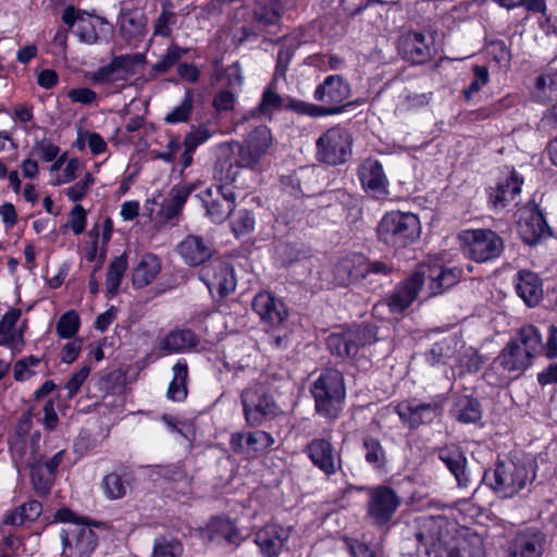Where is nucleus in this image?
<instances>
[{
	"instance_id": "obj_18",
	"label": "nucleus",
	"mask_w": 557,
	"mask_h": 557,
	"mask_svg": "<svg viewBox=\"0 0 557 557\" xmlns=\"http://www.w3.org/2000/svg\"><path fill=\"white\" fill-rule=\"evenodd\" d=\"M437 456L455 476L458 486L461 488L468 487L470 476L467 471V458L462 449L456 445H446L438 448Z\"/></svg>"
},
{
	"instance_id": "obj_49",
	"label": "nucleus",
	"mask_w": 557,
	"mask_h": 557,
	"mask_svg": "<svg viewBox=\"0 0 557 557\" xmlns=\"http://www.w3.org/2000/svg\"><path fill=\"white\" fill-rule=\"evenodd\" d=\"M393 272L394 265L392 262L369 260L363 257V280H368L371 283L380 277H387Z\"/></svg>"
},
{
	"instance_id": "obj_2",
	"label": "nucleus",
	"mask_w": 557,
	"mask_h": 557,
	"mask_svg": "<svg viewBox=\"0 0 557 557\" xmlns=\"http://www.w3.org/2000/svg\"><path fill=\"white\" fill-rule=\"evenodd\" d=\"M350 87L341 75H330L314 91V99L323 103L317 106L301 100L288 99L287 110L312 117L341 113L342 103L349 97Z\"/></svg>"
},
{
	"instance_id": "obj_63",
	"label": "nucleus",
	"mask_w": 557,
	"mask_h": 557,
	"mask_svg": "<svg viewBox=\"0 0 557 557\" xmlns=\"http://www.w3.org/2000/svg\"><path fill=\"white\" fill-rule=\"evenodd\" d=\"M90 373V367L84 366L66 383L67 398H73L79 391L83 383L86 381Z\"/></svg>"
},
{
	"instance_id": "obj_5",
	"label": "nucleus",
	"mask_w": 557,
	"mask_h": 557,
	"mask_svg": "<svg viewBox=\"0 0 557 557\" xmlns=\"http://www.w3.org/2000/svg\"><path fill=\"white\" fill-rule=\"evenodd\" d=\"M535 471L531 462H499L484 479L502 497H512L533 482Z\"/></svg>"
},
{
	"instance_id": "obj_25",
	"label": "nucleus",
	"mask_w": 557,
	"mask_h": 557,
	"mask_svg": "<svg viewBox=\"0 0 557 557\" xmlns=\"http://www.w3.org/2000/svg\"><path fill=\"white\" fill-rule=\"evenodd\" d=\"M194 184H184V185H175L172 187L170 191V198L164 200L162 203L158 215L160 216V221L164 223L172 222L177 220L181 215L183 207L189 197V195L194 191Z\"/></svg>"
},
{
	"instance_id": "obj_27",
	"label": "nucleus",
	"mask_w": 557,
	"mask_h": 557,
	"mask_svg": "<svg viewBox=\"0 0 557 557\" xmlns=\"http://www.w3.org/2000/svg\"><path fill=\"white\" fill-rule=\"evenodd\" d=\"M516 292L529 307H534L543 297L542 280L534 272L519 271L516 280Z\"/></svg>"
},
{
	"instance_id": "obj_14",
	"label": "nucleus",
	"mask_w": 557,
	"mask_h": 557,
	"mask_svg": "<svg viewBox=\"0 0 557 557\" xmlns=\"http://www.w3.org/2000/svg\"><path fill=\"white\" fill-rule=\"evenodd\" d=\"M416 539L424 546V553L430 555L446 541L449 521L444 516H423L417 519Z\"/></svg>"
},
{
	"instance_id": "obj_51",
	"label": "nucleus",
	"mask_w": 557,
	"mask_h": 557,
	"mask_svg": "<svg viewBox=\"0 0 557 557\" xmlns=\"http://www.w3.org/2000/svg\"><path fill=\"white\" fill-rule=\"evenodd\" d=\"M112 61L122 79L125 81L129 75L135 73V69L138 64L145 62V55L143 53L122 54L113 57Z\"/></svg>"
},
{
	"instance_id": "obj_59",
	"label": "nucleus",
	"mask_w": 557,
	"mask_h": 557,
	"mask_svg": "<svg viewBox=\"0 0 557 557\" xmlns=\"http://www.w3.org/2000/svg\"><path fill=\"white\" fill-rule=\"evenodd\" d=\"M95 178L91 173H86L84 178L76 183L75 185L71 186L66 190V196L74 202L79 201L83 199L90 187L94 185Z\"/></svg>"
},
{
	"instance_id": "obj_33",
	"label": "nucleus",
	"mask_w": 557,
	"mask_h": 557,
	"mask_svg": "<svg viewBox=\"0 0 557 557\" xmlns=\"http://www.w3.org/2000/svg\"><path fill=\"white\" fill-rule=\"evenodd\" d=\"M161 270L160 259L153 253H145L133 271V285L143 288L149 285Z\"/></svg>"
},
{
	"instance_id": "obj_31",
	"label": "nucleus",
	"mask_w": 557,
	"mask_h": 557,
	"mask_svg": "<svg viewBox=\"0 0 557 557\" xmlns=\"http://www.w3.org/2000/svg\"><path fill=\"white\" fill-rule=\"evenodd\" d=\"M274 81H271L269 86L263 90L262 98L259 104L246 113V121L250 119H259L265 117L268 120H272V113L274 110H280L282 108H286V103H284V99L275 91Z\"/></svg>"
},
{
	"instance_id": "obj_43",
	"label": "nucleus",
	"mask_w": 557,
	"mask_h": 557,
	"mask_svg": "<svg viewBox=\"0 0 557 557\" xmlns=\"http://www.w3.org/2000/svg\"><path fill=\"white\" fill-rule=\"evenodd\" d=\"M33 488L40 497L47 496L54 483V475L45 471L42 461H35L29 466Z\"/></svg>"
},
{
	"instance_id": "obj_22",
	"label": "nucleus",
	"mask_w": 557,
	"mask_h": 557,
	"mask_svg": "<svg viewBox=\"0 0 557 557\" xmlns=\"http://www.w3.org/2000/svg\"><path fill=\"white\" fill-rule=\"evenodd\" d=\"M177 252L190 267L208 261L212 253V245L197 235H188L177 245Z\"/></svg>"
},
{
	"instance_id": "obj_12",
	"label": "nucleus",
	"mask_w": 557,
	"mask_h": 557,
	"mask_svg": "<svg viewBox=\"0 0 557 557\" xmlns=\"http://www.w3.org/2000/svg\"><path fill=\"white\" fill-rule=\"evenodd\" d=\"M396 412L404 423H407L410 429H416L441 417L443 404L440 399L424 403L411 398L399 403L396 406Z\"/></svg>"
},
{
	"instance_id": "obj_37",
	"label": "nucleus",
	"mask_w": 557,
	"mask_h": 557,
	"mask_svg": "<svg viewBox=\"0 0 557 557\" xmlns=\"http://www.w3.org/2000/svg\"><path fill=\"white\" fill-rule=\"evenodd\" d=\"M451 414L461 423H476L482 418L481 405L475 398L462 396L456 400Z\"/></svg>"
},
{
	"instance_id": "obj_60",
	"label": "nucleus",
	"mask_w": 557,
	"mask_h": 557,
	"mask_svg": "<svg viewBox=\"0 0 557 557\" xmlns=\"http://www.w3.org/2000/svg\"><path fill=\"white\" fill-rule=\"evenodd\" d=\"M473 75V81L465 90V96L467 99H469L473 94L478 92L484 85L488 83V70L486 66L474 65Z\"/></svg>"
},
{
	"instance_id": "obj_47",
	"label": "nucleus",
	"mask_w": 557,
	"mask_h": 557,
	"mask_svg": "<svg viewBox=\"0 0 557 557\" xmlns=\"http://www.w3.org/2000/svg\"><path fill=\"white\" fill-rule=\"evenodd\" d=\"M183 552V545L177 539L162 535L154 540L151 557H181Z\"/></svg>"
},
{
	"instance_id": "obj_54",
	"label": "nucleus",
	"mask_w": 557,
	"mask_h": 557,
	"mask_svg": "<svg viewBox=\"0 0 557 557\" xmlns=\"http://www.w3.org/2000/svg\"><path fill=\"white\" fill-rule=\"evenodd\" d=\"M194 108V96L191 90H187L182 103L171 111L164 121L169 124L187 122Z\"/></svg>"
},
{
	"instance_id": "obj_32",
	"label": "nucleus",
	"mask_w": 557,
	"mask_h": 557,
	"mask_svg": "<svg viewBox=\"0 0 557 557\" xmlns=\"http://www.w3.org/2000/svg\"><path fill=\"white\" fill-rule=\"evenodd\" d=\"M83 15L84 12L76 11L74 5L70 4L62 14V21L70 27H72L76 22H79L77 35L81 41L89 45L96 44L99 40L96 26L90 21L85 20Z\"/></svg>"
},
{
	"instance_id": "obj_56",
	"label": "nucleus",
	"mask_w": 557,
	"mask_h": 557,
	"mask_svg": "<svg viewBox=\"0 0 557 557\" xmlns=\"http://www.w3.org/2000/svg\"><path fill=\"white\" fill-rule=\"evenodd\" d=\"M220 170L222 172L221 180L224 182L222 185H227L228 187L238 188L234 184L237 181V177L242 173L243 165L239 160H235L234 162L230 160H221L219 162Z\"/></svg>"
},
{
	"instance_id": "obj_61",
	"label": "nucleus",
	"mask_w": 557,
	"mask_h": 557,
	"mask_svg": "<svg viewBox=\"0 0 557 557\" xmlns=\"http://www.w3.org/2000/svg\"><path fill=\"white\" fill-rule=\"evenodd\" d=\"M156 473L173 482L189 481L185 469L181 465L158 466Z\"/></svg>"
},
{
	"instance_id": "obj_52",
	"label": "nucleus",
	"mask_w": 557,
	"mask_h": 557,
	"mask_svg": "<svg viewBox=\"0 0 557 557\" xmlns=\"http://www.w3.org/2000/svg\"><path fill=\"white\" fill-rule=\"evenodd\" d=\"M102 487L108 498L119 499L126 493V481L121 474L111 472L103 478Z\"/></svg>"
},
{
	"instance_id": "obj_58",
	"label": "nucleus",
	"mask_w": 557,
	"mask_h": 557,
	"mask_svg": "<svg viewBox=\"0 0 557 557\" xmlns=\"http://www.w3.org/2000/svg\"><path fill=\"white\" fill-rule=\"evenodd\" d=\"M91 79L96 84H113L115 82L123 81L112 60L109 64L98 69L92 74Z\"/></svg>"
},
{
	"instance_id": "obj_40",
	"label": "nucleus",
	"mask_w": 557,
	"mask_h": 557,
	"mask_svg": "<svg viewBox=\"0 0 557 557\" xmlns=\"http://www.w3.org/2000/svg\"><path fill=\"white\" fill-rule=\"evenodd\" d=\"M280 408L272 397L261 396L252 409L246 408V422L261 424L264 420L273 419L280 413Z\"/></svg>"
},
{
	"instance_id": "obj_30",
	"label": "nucleus",
	"mask_w": 557,
	"mask_h": 557,
	"mask_svg": "<svg viewBox=\"0 0 557 557\" xmlns=\"http://www.w3.org/2000/svg\"><path fill=\"white\" fill-rule=\"evenodd\" d=\"M198 344L199 338L190 329H175L165 335L159 348L165 354H175L191 349Z\"/></svg>"
},
{
	"instance_id": "obj_53",
	"label": "nucleus",
	"mask_w": 557,
	"mask_h": 557,
	"mask_svg": "<svg viewBox=\"0 0 557 557\" xmlns=\"http://www.w3.org/2000/svg\"><path fill=\"white\" fill-rule=\"evenodd\" d=\"M57 333L61 338H72L79 329V317L74 310L62 314L57 322Z\"/></svg>"
},
{
	"instance_id": "obj_26",
	"label": "nucleus",
	"mask_w": 557,
	"mask_h": 557,
	"mask_svg": "<svg viewBox=\"0 0 557 557\" xmlns=\"http://www.w3.org/2000/svg\"><path fill=\"white\" fill-rule=\"evenodd\" d=\"M202 534L210 542L226 543L235 547L242 542L239 530L228 519L220 517L212 518Z\"/></svg>"
},
{
	"instance_id": "obj_1",
	"label": "nucleus",
	"mask_w": 557,
	"mask_h": 557,
	"mask_svg": "<svg viewBox=\"0 0 557 557\" xmlns=\"http://www.w3.org/2000/svg\"><path fill=\"white\" fill-rule=\"evenodd\" d=\"M542 348V336L533 325L521 327L495 358L496 367L508 373H522Z\"/></svg>"
},
{
	"instance_id": "obj_8",
	"label": "nucleus",
	"mask_w": 557,
	"mask_h": 557,
	"mask_svg": "<svg viewBox=\"0 0 557 557\" xmlns=\"http://www.w3.org/2000/svg\"><path fill=\"white\" fill-rule=\"evenodd\" d=\"M367 516L374 525H386L397 511L401 499L387 485L368 487Z\"/></svg>"
},
{
	"instance_id": "obj_21",
	"label": "nucleus",
	"mask_w": 557,
	"mask_h": 557,
	"mask_svg": "<svg viewBox=\"0 0 557 557\" xmlns=\"http://www.w3.org/2000/svg\"><path fill=\"white\" fill-rule=\"evenodd\" d=\"M310 460L326 475L334 474L341 467V459L335 460L334 449L330 441L315 438L307 445Z\"/></svg>"
},
{
	"instance_id": "obj_36",
	"label": "nucleus",
	"mask_w": 557,
	"mask_h": 557,
	"mask_svg": "<svg viewBox=\"0 0 557 557\" xmlns=\"http://www.w3.org/2000/svg\"><path fill=\"white\" fill-rule=\"evenodd\" d=\"M119 23L122 36L131 40L144 35L147 18L141 11L129 10L121 14Z\"/></svg>"
},
{
	"instance_id": "obj_38",
	"label": "nucleus",
	"mask_w": 557,
	"mask_h": 557,
	"mask_svg": "<svg viewBox=\"0 0 557 557\" xmlns=\"http://www.w3.org/2000/svg\"><path fill=\"white\" fill-rule=\"evenodd\" d=\"M461 341L453 335L435 343L428 354V361L432 364L448 363L456 360V354Z\"/></svg>"
},
{
	"instance_id": "obj_44",
	"label": "nucleus",
	"mask_w": 557,
	"mask_h": 557,
	"mask_svg": "<svg viewBox=\"0 0 557 557\" xmlns=\"http://www.w3.org/2000/svg\"><path fill=\"white\" fill-rule=\"evenodd\" d=\"M127 256L126 253H122L119 257H115L109 264L107 271V280L106 287L107 293L111 296L117 293V289L121 285L122 277L127 269Z\"/></svg>"
},
{
	"instance_id": "obj_3",
	"label": "nucleus",
	"mask_w": 557,
	"mask_h": 557,
	"mask_svg": "<svg viewBox=\"0 0 557 557\" xmlns=\"http://www.w3.org/2000/svg\"><path fill=\"white\" fill-rule=\"evenodd\" d=\"M315 412L330 422L335 421L343 411L346 387L342 372L336 369L324 370L311 386Z\"/></svg>"
},
{
	"instance_id": "obj_11",
	"label": "nucleus",
	"mask_w": 557,
	"mask_h": 557,
	"mask_svg": "<svg viewBox=\"0 0 557 557\" xmlns=\"http://www.w3.org/2000/svg\"><path fill=\"white\" fill-rule=\"evenodd\" d=\"M197 198L206 208L207 216L213 223H222L235 208L236 194L234 187L219 185L206 188L197 195Z\"/></svg>"
},
{
	"instance_id": "obj_57",
	"label": "nucleus",
	"mask_w": 557,
	"mask_h": 557,
	"mask_svg": "<svg viewBox=\"0 0 557 557\" xmlns=\"http://www.w3.org/2000/svg\"><path fill=\"white\" fill-rule=\"evenodd\" d=\"M326 343L332 354L341 357H352L350 344L347 341V332L343 334H331Z\"/></svg>"
},
{
	"instance_id": "obj_15",
	"label": "nucleus",
	"mask_w": 557,
	"mask_h": 557,
	"mask_svg": "<svg viewBox=\"0 0 557 557\" xmlns=\"http://www.w3.org/2000/svg\"><path fill=\"white\" fill-rule=\"evenodd\" d=\"M546 535L537 528L518 531L508 545V557H542Z\"/></svg>"
},
{
	"instance_id": "obj_41",
	"label": "nucleus",
	"mask_w": 557,
	"mask_h": 557,
	"mask_svg": "<svg viewBox=\"0 0 557 557\" xmlns=\"http://www.w3.org/2000/svg\"><path fill=\"white\" fill-rule=\"evenodd\" d=\"M253 2V17L264 26L275 25L281 18L278 0H251Z\"/></svg>"
},
{
	"instance_id": "obj_24",
	"label": "nucleus",
	"mask_w": 557,
	"mask_h": 557,
	"mask_svg": "<svg viewBox=\"0 0 557 557\" xmlns=\"http://www.w3.org/2000/svg\"><path fill=\"white\" fill-rule=\"evenodd\" d=\"M548 226L545 218L536 207L524 210L518 222V232L522 240L534 245L546 233Z\"/></svg>"
},
{
	"instance_id": "obj_9",
	"label": "nucleus",
	"mask_w": 557,
	"mask_h": 557,
	"mask_svg": "<svg viewBox=\"0 0 557 557\" xmlns=\"http://www.w3.org/2000/svg\"><path fill=\"white\" fill-rule=\"evenodd\" d=\"M63 557H90L98 546V536L87 523H74L60 533Z\"/></svg>"
},
{
	"instance_id": "obj_46",
	"label": "nucleus",
	"mask_w": 557,
	"mask_h": 557,
	"mask_svg": "<svg viewBox=\"0 0 557 557\" xmlns=\"http://www.w3.org/2000/svg\"><path fill=\"white\" fill-rule=\"evenodd\" d=\"M188 48H182L176 44L170 45L165 53L161 57L160 61L153 64L151 75L157 76L165 74L172 69L187 52Z\"/></svg>"
},
{
	"instance_id": "obj_10",
	"label": "nucleus",
	"mask_w": 557,
	"mask_h": 557,
	"mask_svg": "<svg viewBox=\"0 0 557 557\" xmlns=\"http://www.w3.org/2000/svg\"><path fill=\"white\" fill-rule=\"evenodd\" d=\"M317 149L319 160L333 165L342 164L351 152L350 134L342 127H332L317 140Z\"/></svg>"
},
{
	"instance_id": "obj_7",
	"label": "nucleus",
	"mask_w": 557,
	"mask_h": 557,
	"mask_svg": "<svg viewBox=\"0 0 557 557\" xmlns=\"http://www.w3.org/2000/svg\"><path fill=\"white\" fill-rule=\"evenodd\" d=\"M466 255L475 262L496 259L504 250V240L488 228L466 230L459 234Z\"/></svg>"
},
{
	"instance_id": "obj_62",
	"label": "nucleus",
	"mask_w": 557,
	"mask_h": 557,
	"mask_svg": "<svg viewBox=\"0 0 557 557\" xmlns=\"http://www.w3.org/2000/svg\"><path fill=\"white\" fill-rule=\"evenodd\" d=\"M247 444L255 451H263L273 444V437L264 431H255L248 434Z\"/></svg>"
},
{
	"instance_id": "obj_55",
	"label": "nucleus",
	"mask_w": 557,
	"mask_h": 557,
	"mask_svg": "<svg viewBox=\"0 0 557 557\" xmlns=\"http://www.w3.org/2000/svg\"><path fill=\"white\" fill-rule=\"evenodd\" d=\"M60 152V148L52 144V141L48 138H42L41 140H36L29 156H37L46 162L54 161Z\"/></svg>"
},
{
	"instance_id": "obj_35",
	"label": "nucleus",
	"mask_w": 557,
	"mask_h": 557,
	"mask_svg": "<svg viewBox=\"0 0 557 557\" xmlns=\"http://www.w3.org/2000/svg\"><path fill=\"white\" fill-rule=\"evenodd\" d=\"M22 314L21 309L9 310L0 320V346L14 347L23 343V331L16 333L14 326Z\"/></svg>"
},
{
	"instance_id": "obj_16",
	"label": "nucleus",
	"mask_w": 557,
	"mask_h": 557,
	"mask_svg": "<svg viewBox=\"0 0 557 557\" xmlns=\"http://www.w3.org/2000/svg\"><path fill=\"white\" fill-rule=\"evenodd\" d=\"M289 537V531L283 527L271 523L259 529L255 535V543L260 553L265 557H276L286 541Z\"/></svg>"
},
{
	"instance_id": "obj_42",
	"label": "nucleus",
	"mask_w": 557,
	"mask_h": 557,
	"mask_svg": "<svg viewBox=\"0 0 557 557\" xmlns=\"http://www.w3.org/2000/svg\"><path fill=\"white\" fill-rule=\"evenodd\" d=\"M173 380L168 389V397L175 401H182L187 396L188 367L185 361H178L173 366Z\"/></svg>"
},
{
	"instance_id": "obj_17",
	"label": "nucleus",
	"mask_w": 557,
	"mask_h": 557,
	"mask_svg": "<svg viewBox=\"0 0 557 557\" xmlns=\"http://www.w3.org/2000/svg\"><path fill=\"white\" fill-rule=\"evenodd\" d=\"M253 311L262 321L272 325L282 324L288 317L285 305L270 293H259L252 300Z\"/></svg>"
},
{
	"instance_id": "obj_23",
	"label": "nucleus",
	"mask_w": 557,
	"mask_h": 557,
	"mask_svg": "<svg viewBox=\"0 0 557 557\" xmlns=\"http://www.w3.org/2000/svg\"><path fill=\"white\" fill-rule=\"evenodd\" d=\"M360 182L364 189L373 195H385L387 193V178L382 164L374 159H366L358 169Z\"/></svg>"
},
{
	"instance_id": "obj_45",
	"label": "nucleus",
	"mask_w": 557,
	"mask_h": 557,
	"mask_svg": "<svg viewBox=\"0 0 557 557\" xmlns=\"http://www.w3.org/2000/svg\"><path fill=\"white\" fill-rule=\"evenodd\" d=\"M347 341L350 344L354 357L361 347L375 343L377 337L374 327L370 325H358L347 331Z\"/></svg>"
},
{
	"instance_id": "obj_20",
	"label": "nucleus",
	"mask_w": 557,
	"mask_h": 557,
	"mask_svg": "<svg viewBox=\"0 0 557 557\" xmlns=\"http://www.w3.org/2000/svg\"><path fill=\"white\" fill-rule=\"evenodd\" d=\"M523 178L515 171L505 183H498L490 189L488 203L494 210L506 208L510 203L518 205L517 197L520 195Z\"/></svg>"
},
{
	"instance_id": "obj_64",
	"label": "nucleus",
	"mask_w": 557,
	"mask_h": 557,
	"mask_svg": "<svg viewBox=\"0 0 557 557\" xmlns=\"http://www.w3.org/2000/svg\"><path fill=\"white\" fill-rule=\"evenodd\" d=\"M539 129L544 133H550L557 129V102L543 113L539 123Z\"/></svg>"
},
{
	"instance_id": "obj_6",
	"label": "nucleus",
	"mask_w": 557,
	"mask_h": 557,
	"mask_svg": "<svg viewBox=\"0 0 557 557\" xmlns=\"http://www.w3.org/2000/svg\"><path fill=\"white\" fill-rule=\"evenodd\" d=\"M425 298L443 294L455 286L462 276V270L457 267H445L440 263H420L411 273Z\"/></svg>"
},
{
	"instance_id": "obj_28",
	"label": "nucleus",
	"mask_w": 557,
	"mask_h": 557,
	"mask_svg": "<svg viewBox=\"0 0 557 557\" xmlns=\"http://www.w3.org/2000/svg\"><path fill=\"white\" fill-rule=\"evenodd\" d=\"M420 292V285L410 274L386 299L389 310L394 313H401L417 299Z\"/></svg>"
},
{
	"instance_id": "obj_34",
	"label": "nucleus",
	"mask_w": 557,
	"mask_h": 557,
	"mask_svg": "<svg viewBox=\"0 0 557 557\" xmlns=\"http://www.w3.org/2000/svg\"><path fill=\"white\" fill-rule=\"evenodd\" d=\"M361 449L366 462L376 471H385L388 459L381 441L372 435L362 437Z\"/></svg>"
},
{
	"instance_id": "obj_29",
	"label": "nucleus",
	"mask_w": 557,
	"mask_h": 557,
	"mask_svg": "<svg viewBox=\"0 0 557 557\" xmlns=\"http://www.w3.org/2000/svg\"><path fill=\"white\" fill-rule=\"evenodd\" d=\"M362 255H349L338 260L334 269L337 284L348 286L363 280Z\"/></svg>"
},
{
	"instance_id": "obj_50",
	"label": "nucleus",
	"mask_w": 557,
	"mask_h": 557,
	"mask_svg": "<svg viewBox=\"0 0 557 557\" xmlns=\"http://www.w3.org/2000/svg\"><path fill=\"white\" fill-rule=\"evenodd\" d=\"M208 285L216 286L221 296L233 292L236 286L233 268L226 263H220L219 273L215 274L214 281L212 283H208Z\"/></svg>"
},
{
	"instance_id": "obj_19",
	"label": "nucleus",
	"mask_w": 557,
	"mask_h": 557,
	"mask_svg": "<svg viewBox=\"0 0 557 557\" xmlns=\"http://www.w3.org/2000/svg\"><path fill=\"white\" fill-rule=\"evenodd\" d=\"M272 144L271 129L267 125L256 126L246 139V168L255 166L268 153Z\"/></svg>"
},
{
	"instance_id": "obj_4",
	"label": "nucleus",
	"mask_w": 557,
	"mask_h": 557,
	"mask_svg": "<svg viewBox=\"0 0 557 557\" xmlns=\"http://www.w3.org/2000/svg\"><path fill=\"white\" fill-rule=\"evenodd\" d=\"M421 224L410 212L392 211L386 213L377 226L379 239L396 249L405 248L419 239Z\"/></svg>"
},
{
	"instance_id": "obj_48",
	"label": "nucleus",
	"mask_w": 557,
	"mask_h": 557,
	"mask_svg": "<svg viewBox=\"0 0 557 557\" xmlns=\"http://www.w3.org/2000/svg\"><path fill=\"white\" fill-rule=\"evenodd\" d=\"M458 348L459 350L457 349L455 361L461 368H465L469 372H476L482 368L485 360L474 348L465 346L462 342Z\"/></svg>"
},
{
	"instance_id": "obj_39",
	"label": "nucleus",
	"mask_w": 557,
	"mask_h": 557,
	"mask_svg": "<svg viewBox=\"0 0 557 557\" xmlns=\"http://www.w3.org/2000/svg\"><path fill=\"white\" fill-rule=\"evenodd\" d=\"M42 512V505L37 500H28L4 516L3 523L23 525L35 521Z\"/></svg>"
},
{
	"instance_id": "obj_13",
	"label": "nucleus",
	"mask_w": 557,
	"mask_h": 557,
	"mask_svg": "<svg viewBox=\"0 0 557 557\" xmlns=\"http://www.w3.org/2000/svg\"><path fill=\"white\" fill-rule=\"evenodd\" d=\"M397 49L401 58L412 64H424L436 53L433 40L423 33L413 30L399 36Z\"/></svg>"
}]
</instances>
